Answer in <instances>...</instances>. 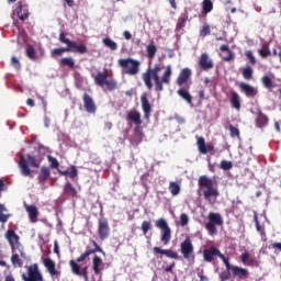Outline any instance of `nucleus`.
Listing matches in <instances>:
<instances>
[{"label":"nucleus","instance_id":"20e7f679","mask_svg":"<svg viewBox=\"0 0 281 281\" xmlns=\"http://www.w3.org/2000/svg\"><path fill=\"white\" fill-rule=\"evenodd\" d=\"M40 167L41 162L38 161V159H36V157L32 156L31 154L20 156L19 168L23 177H32L31 168Z\"/></svg>","mask_w":281,"mask_h":281},{"label":"nucleus","instance_id":"4c0bfd02","mask_svg":"<svg viewBox=\"0 0 281 281\" xmlns=\"http://www.w3.org/2000/svg\"><path fill=\"white\" fill-rule=\"evenodd\" d=\"M64 192L68 196H78V191L75 189L74 184L71 182H67L64 187Z\"/></svg>","mask_w":281,"mask_h":281},{"label":"nucleus","instance_id":"8fccbe9b","mask_svg":"<svg viewBox=\"0 0 281 281\" xmlns=\"http://www.w3.org/2000/svg\"><path fill=\"white\" fill-rule=\"evenodd\" d=\"M220 258L224 262V265L226 267V271H232V269H234V266H232V263H229V259L227 257H225V255L220 252Z\"/></svg>","mask_w":281,"mask_h":281},{"label":"nucleus","instance_id":"4be33fe9","mask_svg":"<svg viewBox=\"0 0 281 281\" xmlns=\"http://www.w3.org/2000/svg\"><path fill=\"white\" fill-rule=\"evenodd\" d=\"M232 274L235 278H239V280H247V278H249V270H247L246 268L238 267V266H233Z\"/></svg>","mask_w":281,"mask_h":281},{"label":"nucleus","instance_id":"09e8293b","mask_svg":"<svg viewBox=\"0 0 281 281\" xmlns=\"http://www.w3.org/2000/svg\"><path fill=\"white\" fill-rule=\"evenodd\" d=\"M220 258L224 262V265L226 267V271H232V269H234V266H232V263H229V259L227 257H225V255L220 252Z\"/></svg>","mask_w":281,"mask_h":281},{"label":"nucleus","instance_id":"e2e57ef3","mask_svg":"<svg viewBox=\"0 0 281 281\" xmlns=\"http://www.w3.org/2000/svg\"><path fill=\"white\" fill-rule=\"evenodd\" d=\"M11 65H13V67H15V69H21V63L18 60L16 57L11 58Z\"/></svg>","mask_w":281,"mask_h":281},{"label":"nucleus","instance_id":"aec40b11","mask_svg":"<svg viewBox=\"0 0 281 281\" xmlns=\"http://www.w3.org/2000/svg\"><path fill=\"white\" fill-rule=\"evenodd\" d=\"M92 269L94 276H102V271H104V261L98 255L92 258Z\"/></svg>","mask_w":281,"mask_h":281},{"label":"nucleus","instance_id":"f704fd0d","mask_svg":"<svg viewBox=\"0 0 281 281\" xmlns=\"http://www.w3.org/2000/svg\"><path fill=\"white\" fill-rule=\"evenodd\" d=\"M69 52L74 53V49L67 48V47L54 48L50 52V56H52V58H56V56H61L63 54H69Z\"/></svg>","mask_w":281,"mask_h":281},{"label":"nucleus","instance_id":"f3484780","mask_svg":"<svg viewBox=\"0 0 281 281\" xmlns=\"http://www.w3.org/2000/svg\"><path fill=\"white\" fill-rule=\"evenodd\" d=\"M196 146H198L200 155H207V153L214 151V145L206 144L205 138H203L201 136L198 137V139H196Z\"/></svg>","mask_w":281,"mask_h":281},{"label":"nucleus","instance_id":"5701e85b","mask_svg":"<svg viewBox=\"0 0 281 281\" xmlns=\"http://www.w3.org/2000/svg\"><path fill=\"white\" fill-rule=\"evenodd\" d=\"M190 85L191 83H188L186 86V88H180L178 91H177V94L182 98V100L187 101V104H192V94H190V91H188L190 89Z\"/></svg>","mask_w":281,"mask_h":281},{"label":"nucleus","instance_id":"412c9836","mask_svg":"<svg viewBox=\"0 0 281 281\" xmlns=\"http://www.w3.org/2000/svg\"><path fill=\"white\" fill-rule=\"evenodd\" d=\"M154 254H160L161 256H166L167 258H170L171 260H179V254L171 249H161L159 247L153 248Z\"/></svg>","mask_w":281,"mask_h":281},{"label":"nucleus","instance_id":"7c9ffc66","mask_svg":"<svg viewBox=\"0 0 281 281\" xmlns=\"http://www.w3.org/2000/svg\"><path fill=\"white\" fill-rule=\"evenodd\" d=\"M189 16L190 14L188 13V11H184L177 21L176 30H183L186 27V23H188V21H191Z\"/></svg>","mask_w":281,"mask_h":281},{"label":"nucleus","instance_id":"c756f323","mask_svg":"<svg viewBox=\"0 0 281 281\" xmlns=\"http://www.w3.org/2000/svg\"><path fill=\"white\" fill-rule=\"evenodd\" d=\"M128 122H133L136 126H142V114L137 111H130L127 113Z\"/></svg>","mask_w":281,"mask_h":281},{"label":"nucleus","instance_id":"e433bc0d","mask_svg":"<svg viewBox=\"0 0 281 281\" xmlns=\"http://www.w3.org/2000/svg\"><path fill=\"white\" fill-rule=\"evenodd\" d=\"M169 191L172 196H179L181 193V186L178 182L171 181L169 182Z\"/></svg>","mask_w":281,"mask_h":281},{"label":"nucleus","instance_id":"a878e982","mask_svg":"<svg viewBox=\"0 0 281 281\" xmlns=\"http://www.w3.org/2000/svg\"><path fill=\"white\" fill-rule=\"evenodd\" d=\"M44 267L47 269L50 276H58V270H56V262L52 260V258H44L43 259Z\"/></svg>","mask_w":281,"mask_h":281},{"label":"nucleus","instance_id":"5fc2aeb1","mask_svg":"<svg viewBox=\"0 0 281 281\" xmlns=\"http://www.w3.org/2000/svg\"><path fill=\"white\" fill-rule=\"evenodd\" d=\"M228 131L231 133V137H240V131L237 127H234V125H229Z\"/></svg>","mask_w":281,"mask_h":281},{"label":"nucleus","instance_id":"9b49d317","mask_svg":"<svg viewBox=\"0 0 281 281\" xmlns=\"http://www.w3.org/2000/svg\"><path fill=\"white\" fill-rule=\"evenodd\" d=\"M24 281H43V274L38 270V265L33 263L27 268V276L22 274Z\"/></svg>","mask_w":281,"mask_h":281},{"label":"nucleus","instance_id":"4d7b16f0","mask_svg":"<svg viewBox=\"0 0 281 281\" xmlns=\"http://www.w3.org/2000/svg\"><path fill=\"white\" fill-rule=\"evenodd\" d=\"M48 161L50 164V168H55V170H58V167L60 166V164L58 162V159H56L55 157L48 156Z\"/></svg>","mask_w":281,"mask_h":281},{"label":"nucleus","instance_id":"680f3d73","mask_svg":"<svg viewBox=\"0 0 281 281\" xmlns=\"http://www.w3.org/2000/svg\"><path fill=\"white\" fill-rule=\"evenodd\" d=\"M68 177H70V179H76V177H78V169L76 168V166H70V171H68Z\"/></svg>","mask_w":281,"mask_h":281},{"label":"nucleus","instance_id":"f03ea898","mask_svg":"<svg viewBox=\"0 0 281 281\" xmlns=\"http://www.w3.org/2000/svg\"><path fill=\"white\" fill-rule=\"evenodd\" d=\"M90 243L93 248H91V246H87V249L83 254H81L76 260L69 261V267L74 276L82 277L86 281H89V268L83 267L82 269H80V265H78V262H85V260H87L89 256H92V254H102V256H106V252H104L102 247L98 245L97 240L92 239L90 240Z\"/></svg>","mask_w":281,"mask_h":281},{"label":"nucleus","instance_id":"a18cd8bd","mask_svg":"<svg viewBox=\"0 0 281 281\" xmlns=\"http://www.w3.org/2000/svg\"><path fill=\"white\" fill-rule=\"evenodd\" d=\"M26 56L30 58V60H36V49H34V46L32 44H29L26 46Z\"/></svg>","mask_w":281,"mask_h":281},{"label":"nucleus","instance_id":"9d476101","mask_svg":"<svg viewBox=\"0 0 281 281\" xmlns=\"http://www.w3.org/2000/svg\"><path fill=\"white\" fill-rule=\"evenodd\" d=\"M180 254L183 256L184 260H194V245L190 236L180 244Z\"/></svg>","mask_w":281,"mask_h":281},{"label":"nucleus","instance_id":"0eeeda50","mask_svg":"<svg viewBox=\"0 0 281 281\" xmlns=\"http://www.w3.org/2000/svg\"><path fill=\"white\" fill-rule=\"evenodd\" d=\"M59 43H64L67 45L66 48L72 49L74 54H87V45L77 44L76 42L67 38V34L65 32L59 33Z\"/></svg>","mask_w":281,"mask_h":281},{"label":"nucleus","instance_id":"bb28decb","mask_svg":"<svg viewBox=\"0 0 281 281\" xmlns=\"http://www.w3.org/2000/svg\"><path fill=\"white\" fill-rule=\"evenodd\" d=\"M16 11L20 21H26V19H30V9L27 4L20 3Z\"/></svg>","mask_w":281,"mask_h":281},{"label":"nucleus","instance_id":"2f4dec72","mask_svg":"<svg viewBox=\"0 0 281 281\" xmlns=\"http://www.w3.org/2000/svg\"><path fill=\"white\" fill-rule=\"evenodd\" d=\"M142 139H144V131L142 130V125H136L134 128V139L133 144H142Z\"/></svg>","mask_w":281,"mask_h":281},{"label":"nucleus","instance_id":"f8f14e48","mask_svg":"<svg viewBox=\"0 0 281 281\" xmlns=\"http://www.w3.org/2000/svg\"><path fill=\"white\" fill-rule=\"evenodd\" d=\"M98 234L100 240H106L111 234V227H109V220L102 217L99 220Z\"/></svg>","mask_w":281,"mask_h":281},{"label":"nucleus","instance_id":"6e6552de","mask_svg":"<svg viewBox=\"0 0 281 281\" xmlns=\"http://www.w3.org/2000/svg\"><path fill=\"white\" fill-rule=\"evenodd\" d=\"M155 225L159 231H161V243H164V245H168L172 238V231L170 229L168 222L161 217L155 222Z\"/></svg>","mask_w":281,"mask_h":281},{"label":"nucleus","instance_id":"69168bd1","mask_svg":"<svg viewBox=\"0 0 281 281\" xmlns=\"http://www.w3.org/2000/svg\"><path fill=\"white\" fill-rule=\"evenodd\" d=\"M8 218H10V215L0 213V223H8Z\"/></svg>","mask_w":281,"mask_h":281},{"label":"nucleus","instance_id":"3c124183","mask_svg":"<svg viewBox=\"0 0 281 281\" xmlns=\"http://www.w3.org/2000/svg\"><path fill=\"white\" fill-rule=\"evenodd\" d=\"M220 258L224 262V265L226 267V271H232V269H234V266H232V263H229V259L227 257H225V255L220 252Z\"/></svg>","mask_w":281,"mask_h":281},{"label":"nucleus","instance_id":"bf43d9fd","mask_svg":"<svg viewBox=\"0 0 281 281\" xmlns=\"http://www.w3.org/2000/svg\"><path fill=\"white\" fill-rule=\"evenodd\" d=\"M246 58H248L250 65H256V57L254 56V53L251 50H247L245 53Z\"/></svg>","mask_w":281,"mask_h":281},{"label":"nucleus","instance_id":"4468645a","mask_svg":"<svg viewBox=\"0 0 281 281\" xmlns=\"http://www.w3.org/2000/svg\"><path fill=\"white\" fill-rule=\"evenodd\" d=\"M82 101L86 112L90 114H95V111H98V105H95V101H93V98H91L89 93H83Z\"/></svg>","mask_w":281,"mask_h":281},{"label":"nucleus","instance_id":"864d4df0","mask_svg":"<svg viewBox=\"0 0 281 281\" xmlns=\"http://www.w3.org/2000/svg\"><path fill=\"white\" fill-rule=\"evenodd\" d=\"M220 168L221 170H232V168H234V165L232 164V161L222 160L220 164Z\"/></svg>","mask_w":281,"mask_h":281},{"label":"nucleus","instance_id":"79ce46f5","mask_svg":"<svg viewBox=\"0 0 281 281\" xmlns=\"http://www.w3.org/2000/svg\"><path fill=\"white\" fill-rule=\"evenodd\" d=\"M102 43L105 47L111 49L112 52H115L117 49V43H115L113 40L110 37H105L102 40Z\"/></svg>","mask_w":281,"mask_h":281},{"label":"nucleus","instance_id":"ddd939ff","mask_svg":"<svg viewBox=\"0 0 281 281\" xmlns=\"http://www.w3.org/2000/svg\"><path fill=\"white\" fill-rule=\"evenodd\" d=\"M198 65L202 69V71H210V69H214V61H212L207 53H202L200 55Z\"/></svg>","mask_w":281,"mask_h":281},{"label":"nucleus","instance_id":"cd10ccee","mask_svg":"<svg viewBox=\"0 0 281 281\" xmlns=\"http://www.w3.org/2000/svg\"><path fill=\"white\" fill-rule=\"evenodd\" d=\"M231 105L235 111H240L241 105H240V94L236 91H231V99H229Z\"/></svg>","mask_w":281,"mask_h":281},{"label":"nucleus","instance_id":"b1692460","mask_svg":"<svg viewBox=\"0 0 281 281\" xmlns=\"http://www.w3.org/2000/svg\"><path fill=\"white\" fill-rule=\"evenodd\" d=\"M25 210L29 214V218L31 223H37L38 222V209L36 205L31 204V205H25Z\"/></svg>","mask_w":281,"mask_h":281},{"label":"nucleus","instance_id":"473e14b6","mask_svg":"<svg viewBox=\"0 0 281 281\" xmlns=\"http://www.w3.org/2000/svg\"><path fill=\"white\" fill-rule=\"evenodd\" d=\"M261 85L265 87V89H268V91L276 89V83L273 82V79H271V77L267 75L261 77Z\"/></svg>","mask_w":281,"mask_h":281},{"label":"nucleus","instance_id":"13d9d810","mask_svg":"<svg viewBox=\"0 0 281 281\" xmlns=\"http://www.w3.org/2000/svg\"><path fill=\"white\" fill-rule=\"evenodd\" d=\"M188 223H190V218L188 217V214L182 213L180 215V225H181V227H186V225H188Z\"/></svg>","mask_w":281,"mask_h":281},{"label":"nucleus","instance_id":"603ef678","mask_svg":"<svg viewBox=\"0 0 281 281\" xmlns=\"http://www.w3.org/2000/svg\"><path fill=\"white\" fill-rule=\"evenodd\" d=\"M11 262L13 267H23V262H21V258H19L18 254L11 256Z\"/></svg>","mask_w":281,"mask_h":281},{"label":"nucleus","instance_id":"7ed1b4c3","mask_svg":"<svg viewBox=\"0 0 281 281\" xmlns=\"http://www.w3.org/2000/svg\"><path fill=\"white\" fill-rule=\"evenodd\" d=\"M198 187L202 192V196L210 203L213 199H218V182L207 176H200L198 180Z\"/></svg>","mask_w":281,"mask_h":281},{"label":"nucleus","instance_id":"c85d7f7f","mask_svg":"<svg viewBox=\"0 0 281 281\" xmlns=\"http://www.w3.org/2000/svg\"><path fill=\"white\" fill-rule=\"evenodd\" d=\"M49 177H52V170H49V167H42L37 181L38 183L43 184L49 179Z\"/></svg>","mask_w":281,"mask_h":281},{"label":"nucleus","instance_id":"ea45409f","mask_svg":"<svg viewBox=\"0 0 281 281\" xmlns=\"http://www.w3.org/2000/svg\"><path fill=\"white\" fill-rule=\"evenodd\" d=\"M146 54L147 58H155V55L157 54V46L155 45V42H151L146 46Z\"/></svg>","mask_w":281,"mask_h":281},{"label":"nucleus","instance_id":"393cba45","mask_svg":"<svg viewBox=\"0 0 281 281\" xmlns=\"http://www.w3.org/2000/svg\"><path fill=\"white\" fill-rule=\"evenodd\" d=\"M5 238L12 249H14V245H19L20 237L13 229L7 231Z\"/></svg>","mask_w":281,"mask_h":281},{"label":"nucleus","instance_id":"72a5a7b5","mask_svg":"<svg viewBox=\"0 0 281 281\" xmlns=\"http://www.w3.org/2000/svg\"><path fill=\"white\" fill-rule=\"evenodd\" d=\"M60 67H68L69 69H76V61L71 57H64L59 60Z\"/></svg>","mask_w":281,"mask_h":281},{"label":"nucleus","instance_id":"c03bdc74","mask_svg":"<svg viewBox=\"0 0 281 281\" xmlns=\"http://www.w3.org/2000/svg\"><path fill=\"white\" fill-rule=\"evenodd\" d=\"M267 124H269V117H267V115L260 113L257 119L258 128H262V127L267 126Z\"/></svg>","mask_w":281,"mask_h":281},{"label":"nucleus","instance_id":"37998d69","mask_svg":"<svg viewBox=\"0 0 281 281\" xmlns=\"http://www.w3.org/2000/svg\"><path fill=\"white\" fill-rule=\"evenodd\" d=\"M202 8L204 14H210V12L214 10V3L212 2V0H203Z\"/></svg>","mask_w":281,"mask_h":281},{"label":"nucleus","instance_id":"0e129e2a","mask_svg":"<svg viewBox=\"0 0 281 281\" xmlns=\"http://www.w3.org/2000/svg\"><path fill=\"white\" fill-rule=\"evenodd\" d=\"M269 249H278L281 251V243H273L269 246Z\"/></svg>","mask_w":281,"mask_h":281},{"label":"nucleus","instance_id":"052dcab7","mask_svg":"<svg viewBox=\"0 0 281 281\" xmlns=\"http://www.w3.org/2000/svg\"><path fill=\"white\" fill-rule=\"evenodd\" d=\"M229 278H232V272L229 270H225L220 273V279L222 281H227V280H229Z\"/></svg>","mask_w":281,"mask_h":281},{"label":"nucleus","instance_id":"39448f33","mask_svg":"<svg viewBox=\"0 0 281 281\" xmlns=\"http://www.w3.org/2000/svg\"><path fill=\"white\" fill-rule=\"evenodd\" d=\"M117 65L121 67V69H123V74L126 76H137V74H139V67L142 64L139 60L128 57L125 59H119Z\"/></svg>","mask_w":281,"mask_h":281},{"label":"nucleus","instance_id":"a211bd4d","mask_svg":"<svg viewBox=\"0 0 281 281\" xmlns=\"http://www.w3.org/2000/svg\"><path fill=\"white\" fill-rule=\"evenodd\" d=\"M240 91H243V93H245L246 98H256V95H258V88L248 85L246 82H240L238 85Z\"/></svg>","mask_w":281,"mask_h":281},{"label":"nucleus","instance_id":"6e6d98bb","mask_svg":"<svg viewBox=\"0 0 281 281\" xmlns=\"http://www.w3.org/2000/svg\"><path fill=\"white\" fill-rule=\"evenodd\" d=\"M210 33H211L210 24L203 25L200 31V35L203 36V38H205V36H210Z\"/></svg>","mask_w":281,"mask_h":281},{"label":"nucleus","instance_id":"a19ab883","mask_svg":"<svg viewBox=\"0 0 281 281\" xmlns=\"http://www.w3.org/2000/svg\"><path fill=\"white\" fill-rule=\"evenodd\" d=\"M220 50L221 52H227V56L226 57H223V60H224V63H229V60H233V58H234V53L232 52V49H229V46L228 45H222L221 47H220Z\"/></svg>","mask_w":281,"mask_h":281},{"label":"nucleus","instance_id":"6ab92c4d","mask_svg":"<svg viewBox=\"0 0 281 281\" xmlns=\"http://www.w3.org/2000/svg\"><path fill=\"white\" fill-rule=\"evenodd\" d=\"M140 104L145 120H150V112L153 111V108L150 106V102L148 101V94L143 93L140 95Z\"/></svg>","mask_w":281,"mask_h":281},{"label":"nucleus","instance_id":"f257e3e1","mask_svg":"<svg viewBox=\"0 0 281 281\" xmlns=\"http://www.w3.org/2000/svg\"><path fill=\"white\" fill-rule=\"evenodd\" d=\"M161 69H164V67L160 64H156L154 67L149 66L146 71L142 74V80L148 91H153V80L155 82V91H157V93H161V91H164V85H170L172 66L166 67L160 79L159 74H161Z\"/></svg>","mask_w":281,"mask_h":281},{"label":"nucleus","instance_id":"338daca9","mask_svg":"<svg viewBox=\"0 0 281 281\" xmlns=\"http://www.w3.org/2000/svg\"><path fill=\"white\" fill-rule=\"evenodd\" d=\"M54 254L60 256V248L58 247V241H54Z\"/></svg>","mask_w":281,"mask_h":281},{"label":"nucleus","instance_id":"2eb2a0df","mask_svg":"<svg viewBox=\"0 0 281 281\" xmlns=\"http://www.w3.org/2000/svg\"><path fill=\"white\" fill-rule=\"evenodd\" d=\"M203 260L204 262H213L214 258H220L221 250L216 248L215 246H211L203 250Z\"/></svg>","mask_w":281,"mask_h":281},{"label":"nucleus","instance_id":"774afa93","mask_svg":"<svg viewBox=\"0 0 281 281\" xmlns=\"http://www.w3.org/2000/svg\"><path fill=\"white\" fill-rule=\"evenodd\" d=\"M198 278H200V281H210V279L203 274V271L198 272Z\"/></svg>","mask_w":281,"mask_h":281},{"label":"nucleus","instance_id":"c9c22d12","mask_svg":"<svg viewBox=\"0 0 281 281\" xmlns=\"http://www.w3.org/2000/svg\"><path fill=\"white\" fill-rule=\"evenodd\" d=\"M240 262H243V265H246L247 267H254L256 259L250 258L249 252L246 251L240 255Z\"/></svg>","mask_w":281,"mask_h":281},{"label":"nucleus","instance_id":"423d86ee","mask_svg":"<svg viewBox=\"0 0 281 281\" xmlns=\"http://www.w3.org/2000/svg\"><path fill=\"white\" fill-rule=\"evenodd\" d=\"M93 80L97 87H106L108 91H115V89H117V81L115 79L109 80L108 69H104L103 71L98 72L93 77Z\"/></svg>","mask_w":281,"mask_h":281},{"label":"nucleus","instance_id":"58836bf2","mask_svg":"<svg viewBox=\"0 0 281 281\" xmlns=\"http://www.w3.org/2000/svg\"><path fill=\"white\" fill-rule=\"evenodd\" d=\"M241 76L244 80H252L254 79V68L251 66H246L241 70Z\"/></svg>","mask_w":281,"mask_h":281},{"label":"nucleus","instance_id":"1a4fd4ad","mask_svg":"<svg viewBox=\"0 0 281 281\" xmlns=\"http://www.w3.org/2000/svg\"><path fill=\"white\" fill-rule=\"evenodd\" d=\"M209 222L205 227L210 234V236H216L218 234V229H216V225H223V217L218 213H209L207 215Z\"/></svg>","mask_w":281,"mask_h":281},{"label":"nucleus","instance_id":"dca6fc26","mask_svg":"<svg viewBox=\"0 0 281 281\" xmlns=\"http://www.w3.org/2000/svg\"><path fill=\"white\" fill-rule=\"evenodd\" d=\"M190 78H192V70L190 68H183L178 75L176 85H178V87H183V85L188 86Z\"/></svg>","mask_w":281,"mask_h":281},{"label":"nucleus","instance_id":"de8ad7c7","mask_svg":"<svg viewBox=\"0 0 281 281\" xmlns=\"http://www.w3.org/2000/svg\"><path fill=\"white\" fill-rule=\"evenodd\" d=\"M140 229H142L144 236H146L148 234V232H150V229H153V224L148 221H144L142 223Z\"/></svg>","mask_w":281,"mask_h":281},{"label":"nucleus","instance_id":"49530a36","mask_svg":"<svg viewBox=\"0 0 281 281\" xmlns=\"http://www.w3.org/2000/svg\"><path fill=\"white\" fill-rule=\"evenodd\" d=\"M259 56H261V58H267L269 56H271V50H269V44H263L262 48L258 50Z\"/></svg>","mask_w":281,"mask_h":281}]
</instances>
